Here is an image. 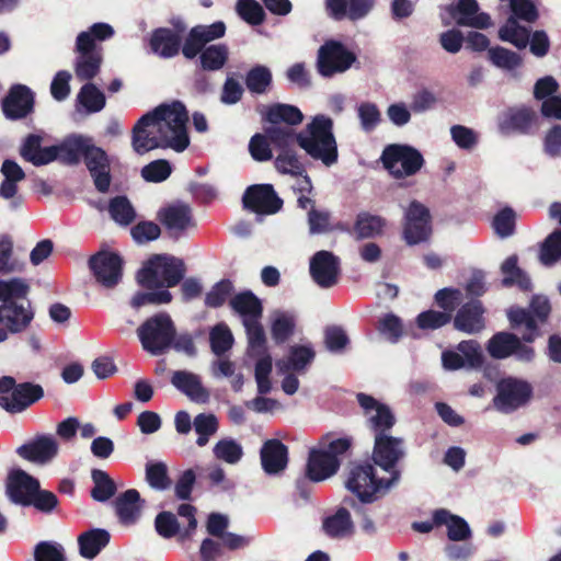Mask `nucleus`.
Masks as SVG:
<instances>
[{
	"mask_svg": "<svg viewBox=\"0 0 561 561\" xmlns=\"http://www.w3.org/2000/svg\"><path fill=\"white\" fill-rule=\"evenodd\" d=\"M185 273L183 261L168 254H154L137 274L138 283L148 289H167L178 285Z\"/></svg>",
	"mask_w": 561,
	"mask_h": 561,
	"instance_id": "nucleus-4",
	"label": "nucleus"
},
{
	"mask_svg": "<svg viewBox=\"0 0 561 561\" xmlns=\"http://www.w3.org/2000/svg\"><path fill=\"white\" fill-rule=\"evenodd\" d=\"M405 457L403 438L390 434L374 438L373 460L388 478L379 477L373 465L354 467L346 481V488L362 502L371 503L385 496L400 480L397 463Z\"/></svg>",
	"mask_w": 561,
	"mask_h": 561,
	"instance_id": "nucleus-2",
	"label": "nucleus"
},
{
	"mask_svg": "<svg viewBox=\"0 0 561 561\" xmlns=\"http://www.w3.org/2000/svg\"><path fill=\"white\" fill-rule=\"evenodd\" d=\"M499 37L503 42L513 44L518 49L525 48L529 43V31L518 24L514 16H510L499 30Z\"/></svg>",
	"mask_w": 561,
	"mask_h": 561,
	"instance_id": "nucleus-42",
	"label": "nucleus"
},
{
	"mask_svg": "<svg viewBox=\"0 0 561 561\" xmlns=\"http://www.w3.org/2000/svg\"><path fill=\"white\" fill-rule=\"evenodd\" d=\"M35 311L30 301L0 305V324L11 334L24 332L32 323Z\"/></svg>",
	"mask_w": 561,
	"mask_h": 561,
	"instance_id": "nucleus-20",
	"label": "nucleus"
},
{
	"mask_svg": "<svg viewBox=\"0 0 561 561\" xmlns=\"http://www.w3.org/2000/svg\"><path fill=\"white\" fill-rule=\"evenodd\" d=\"M160 226L149 220H139L130 228V234L138 244L153 241L160 237Z\"/></svg>",
	"mask_w": 561,
	"mask_h": 561,
	"instance_id": "nucleus-58",
	"label": "nucleus"
},
{
	"mask_svg": "<svg viewBox=\"0 0 561 561\" xmlns=\"http://www.w3.org/2000/svg\"><path fill=\"white\" fill-rule=\"evenodd\" d=\"M154 526L157 533L165 538L178 537V541L180 542V534L182 529L180 528V524L174 514L170 512H162L157 515L154 520Z\"/></svg>",
	"mask_w": 561,
	"mask_h": 561,
	"instance_id": "nucleus-59",
	"label": "nucleus"
},
{
	"mask_svg": "<svg viewBox=\"0 0 561 561\" xmlns=\"http://www.w3.org/2000/svg\"><path fill=\"white\" fill-rule=\"evenodd\" d=\"M171 383L190 400L205 403L209 399V391L203 386L201 377L187 370H176L171 377Z\"/></svg>",
	"mask_w": 561,
	"mask_h": 561,
	"instance_id": "nucleus-23",
	"label": "nucleus"
},
{
	"mask_svg": "<svg viewBox=\"0 0 561 561\" xmlns=\"http://www.w3.org/2000/svg\"><path fill=\"white\" fill-rule=\"evenodd\" d=\"M137 335L146 352L161 355L172 345L175 328L169 314L158 313L137 329Z\"/></svg>",
	"mask_w": 561,
	"mask_h": 561,
	"instance_id": "nucleus-6",
	"label": "nucleus"
},
{
	"mask_svg": "<svg viewBox=\"0 0 561 561\" xmlns=\"http://www.w3.org/2000/svg\"><path fill=\"white\" fill-rule=\"evenodd\" d=\"M211 351L220 356L229 351L233 344V336L230 329L225 323H219L210 331Z\"/></svg>",
	"mask_w": 561,
	"mask_h": 561,
	"instance_id": "nucleus-52",
	"label": "nucleus"
},
{
	"mask_svg": "<svg viewBox=\"0 0 561 561\" xmlns=\"http://www.w3.org/2000/svg\"><path fill=\"white\" fill-rule=\"evenodd\" d=\"M146 481L154 490H167L171 484L167 465L160 461L148 462L146 465Z\"/></svg>",
	"mask_w": 561,
	"mask_h": 561,
	"instance_id": "nucleus-51",
	"label": "nucleus"
},
{
	"mask_svg": "<svg viewBox=\"0 0 561 561\" xmlns=\"http://www.w3.org/2000/svg\"><path fill=\"white\" fill-rule=\"evenodd\" d=\"M550 312V305L546 297L535 296L530 302V311L523 308H512L507 317L514 328L524 325L526 332L523 340L533 342L537 334V320L545 321Z\"/></svg>",
	"mask_w": 561,
	"mask_h": 561,
	"instance_id": "nucleus-9",
	"label": "nucleus"
},
{
	"mask_svg": "<svg viewBox=\"0 0 561 561\" xmlns=\"http://www.w3.org/2000/svg\"><path fill=\"white\" fill-rule=\"evenodd\" d=\"M561 257V231L552 232L540 250V262L546 266L553 265Z\"/></svg>",
	"mask_w": 561,
	"mask_h": 561,
	"instance_id": "nucleus-56",
	"label": "nucleus"
},
{
	"mask_svg": "<svg viewBox=\"0 0 561 561\" xmlns=\"http://www.w3.org/2000/svg\"><path fill=\"white\" fill-rule=\"evenodd\" d=\"M322 530L331 538H345L353 533V522L347 510L340 508L322 520Z\"/></svg>",
	"mask_w": 561,
	"mask_h": 561,
	"instance_id": "nucleus-35",
	"label": "nucleus"
},
{
	"mask_svg": "<svg viewBox=\"0 0 561 561\" xmlns=\"http://www.w3.org/2000/svg\"><path fill=\"white\" fill-rule=\"evenodd\" d=\"M287 447L277 439H270L264 443L261 449V461L264 471L268 474H276L287 466Z\"/></svg>",
	"mask_w": 561,
	"mask_h": 561,
	"instance_id": "nucleus-27",
	"label": "nucleus"
},
{
	"mask_svg": "<svg viewBox=\"0 0 561 561\" xmlns=\"http://www.w3.org/2000/svg\"><path fill=\"white\" fill-rule=\"evenodd\" d=\"M340 461L323 450H312L307 465V474L312 481H322L332 477L339 469Z\"/></svg>",
	"mask_w": 561,
	"mask_h": 561,
	"instance_id": "nucleus-26",
	"label": "nucleus"
},
{
	"mask_svg": "<svg viewBox=\"0 0 561 561\" xmlns=\"http://www.w3.org/2000/svg\"><path fill=\"white\" fill-rule=\"evenodd\" d=\"M380 161L385 170L397 180L415 175L425 163L416 148L402 144L388 145L381 153Z\"/></svg>",
	"mask_w": 561,
	"mask_h": 561,
	"instance_id": "nucleus-5",
	"label": "nucleus"
},
{
	"mask_svg": "<svg viewBox=\"0 0 561 561\" xmlns=\"http://www.w3.org/2000/svg\"><path fill=\"white\" fill-rule=\"evenodd\" d=\"M83 161L93 180L95 190L103 194L107 193L110 191L112 175L111 160L106 151L90 142Z\"/></svg>",
	"mask_w": 561,
	"mask_h": 561,
	"instance_id": "nucleus-15",
	"label": "nucleus"
},
{
	"mask_svg": "<svg viewBox=\"0 0 561 561\" xmlns=\"http://www.w3.org/2000/svg\"><path fill=\"white\" fill-rule=\"evenodd\" d=\"M75 73L80 81L92 80L101 69L103 61L102 49L92 48L88 34H78L76 39Z\"/></svg>",
	"mask_w": 561,
	"mask_h": 561,
	"instance_id": "nucleus-13",
	"label": "nucleus"
},
{
	"mask_svg": "<svg viewBox=\"0 0 561 561\" xmlns=\"http://www.w3.org/2000/svg\"><path fill=\"white\" fill-rule=\"evenodd\" d=\"M483 309L481 302L473 300L462 306L457 312L454 323L456 329L472 334L484 328Z\"/></svg>",
	"mask_w": 561,
	"mask_h": 561,
	"instance_id": "nucleus-29",
	"label": "nucleus"
},
{
	"mask_svg": "<svg viewBox=\"0 0 561 561\" xmlns=\"http://www.w3.org/2000/svg\"><path fill=\"white\" fill-rule=\"evenodd\" d=\"M432 233L430 213H408L403 238L409 245H415L428 240Z\"/></svg>",
	"mask_w": 561,
	"mask_h": 561,
	"instance_id": "nucleus-24",
	"label": "nucleus"
},
{
	"mask_svg": "<svg viewBox=\"0 0 561 561\" xmlns=\"http://www.w3.org/2000/svg\"><path fill=\"white\" fill-rule=\"evenodd\" d=\"M92 480L94 486L91 491V496L95 501L105 502L115 494L116 485L105 471L100 469L93 470Z\"/></svg>",
	"mask_w": 561,
	"mask_h": 561,
	"instance_id": "nucleus-48",
	"label": "nucleus"
},
{
	"mask_svg": "<svg viewBox=\"0 0 561 561\" xmlns=\"http://www.w3.org/2000/svg\"><path fill=\"white\" fill-rule=\"evenodd\" d=\"M358 118L365 131H371L381 121L378 106L371 102H363L357 107Z\"/></svg>",
	"mask_w": 561,
	"mask_h": 561,
	"instance_id": "nucleus-61",
	"label": "nucleus"
},
{
	"mask_svg": "<svg viewBox=\"0 0 561 561\" xmlns=\"http://www.w3.org/2000/svg\"><path fill=\"white\" fill-rule=\"evenodd\" d=\"M231 308L242 317L243 324L247 320L257 321L262 314L260 300L250 291L236 295L230 300Z\"/></svg>",
	"mask_w": 561,
	"mask_h": 561,
	"instance_id": "nucleus-37",
	"label": "nucleus"
},
{
	"mask_svg": "<svg viewBox=\"0 0 561 561\" xmlns=\"http://www.w3.org/2000/svg\"><path fill=\"white\" fill-rule=\"evenodd\" d=\"M314 358L313 350L308 345H295L289 350V354L286 358L280 359L276 363L278 374H287L294 371L296 374H302L306 371L308 365Z\"/></svg>",
	"mask_w": 561,
	"mask_h": 561,
	"instance_id": "nucleus-28",
	"label": "nucleus"
},
{
	"mask_svg": "<svg viewBox=\"0 0 561 561\" xmlns=\"http://www.w3.org/2000/svg\"><path fill=\"white\" fill-rule=\"evenodd\" d=\"M308 224L309 231L312 234L328 233L335 229H348V227H344L340 222L334 221L330 213H309Z\"/></svg>",
	"mask_w": 561,
	"mask_h": 561,
	"instance_id": "nucleus-54",
	"label": "nucleus"
},
{
	"mask_svg": "<svg viewBox=\"0 0 561 561\" xmlns=\"http://www.w3.org/2000/svg\"><path fill=\"white\" fill-rule=\"evenodd\" d=\"M182 36L169 28L159 27L154 30L150 37V48L154 54L162 58H172L180 53Z\"/></svg>",
	"mask_w": 561,
	"mask_h": 561,
	"instance_id": "nucleus-25",
	"label": "nucleus"
},
{
	"mask_svg": "<svg viewBox=\"0 0 561 561\" xmlns=\"http://www.w3.org/2000/svg\"><path fill=\"white\" fill-rule=\"evenodd\" d=\"M283 205L272 184H252L242 196V206L247 210H280Z\"/></svg>",
	"mask_w": 561,
	"mask_h": 561,
	"instance_id": "nucleus-18",
	"label": "nucleus"
},
{
	"mask_svg": "<svg viewBox=\"0 0 561 561\" xmlns=\"http://www.w3.org/2000/svg\"><path fill=\"white\" fill-rule=\"evenodd\" d=\"M383 225L381 217L371 213H360L354 226V233L358 239L371 238L382 231Z\"/></svg>",
	"mask_w": 561,
	"mask_h": 561,
	"instance_id": "nucleus-47",
	"label": "nucleus"
},
{
	"mask_svg": "<svg viewBox=\"0 0 561 561\" xmlns=\"http://www.w3.org/2000/svg\"><path fill=\"white\" fill-rule=\"evenodd\" d=\"M272 371V358L270 355H264L257 359L255 364V381L260 394H265L271 391L272 382L270 375Z\"/></svg>",
	"mask_w": 561,
	"mask_h": 561,
	"instance_id": "nucleus-60",
	"label": "nucleus"
},
{
	"mask_svg": "<svg viewBox=\"0 0 561 561\" xmlns=\"http://www.w3.org/2000/svg\"><path fill=\"white\" fill-rule=\"evenodd\" d=\"M356 60L354 53L348 50L342 43L329 41L318 50V72L325 78L341 73L351 68Z\"/></svg>",
	"mask_w": 561,
	"mask_h": 561,
	"instance_id": "nucleus-8",
	"label": "nucleus"
},
{
	"mask_svg": "<svg viewBox=\"0 0 561 561\" xmlns=\"http://www.w3.org/2000/svg\"><path fill=\"white\" fill-rule=\"evenodd\" d=\"M187 122L188 113L182 102L157 106L142 115L133 127L134 151L140 156L158 148L184 151L190 145Z\"/></svg>",
	"mask_w": 561,
	"mask_h": 561,
	"instance_id": "nucleus-1",
	"label": "nucleus"
},
{
	"mask_svg": "<svg viewBox=\"0 0 561 561\" xmlns=\"http://www.w3.org/2000/svg\"><path fill=\"white\" fill-rule=\"evenodd\" d=\"M30 283L22 277H12L0 280V302L1 305L21 304V301H30Z\"/></svg>",
	"mask_w": 561,
	"mask_h": 561,
	"instance_id": "nucleus-34",
	"label": "nucleus"
},
{
	"mask_svg": "<svg viewBox=\"0 0 561 561\" xmlns=\"http://www.w3.org/2000/svg\"><path fill=\"white\" fill-rule=\"evenodd\" d=\"M357 399L365 411L367 424L374 433V438L379 435L389 434V431L396 423V417L391 410L387 405L376 401L373 397L364 393H359Z\"/></svg>",
	"mask_w": 561,
	"mask_h": 561,
	"instance_id": "nucleus-16",
	"label": "nucleus"
},
{
	"mask_svg": "<svg viewBox=\"0 0 561 561\" xmlns=\"http://www.w3.org/2000/svg\"><path fill=\"white\" fill-rule=\"evenodd\" d=\"M116 514L124 525H133L140 517L141 504L139 492L129 489L118 495L114 502Z\"/></svg>",
	"mask_w": 561,
	"mask_h": 561,
	"instance_id": "nucleus-30",
	"label": "nucleus"
},
{
	"mask_svg": "<svg viewBox=\"0 0 561 561\" xmlns=\"http://www.w3.org/2000/svg\"><path fill=\"white\" fill-rule=\"evenodd\" d=\"M39 488V482L23 470L10 472L7 483V492L11 501L27 506L30 499Z\"/></svg>",
	"mask_w": 561,
	"mask_h": 561,
	"instance_id": "nucleus-22",
	"label": "nucleus"
},
{
	"mask_svg": "<svg viewBox=\"0 0 561 561\" xmlns=\"http://www.w3.org/2000/svg\"><path fill=\"white\" fill-rule=\"evenodd\" d=\"M213 453L216 459L228 465H236L243 457V447L238 440L225 437L215 444Z\"/></svg>",
	"mask_w": 561,
	"mask_h": 561,
	"instance_id": "nucleus-45",
	"label": "nucleus"
},
{
	"mask_svg": "<svg viewBox=\"0 0 561 561\" xmlns=\"http://www.w3.org/2000/svg\"><path fill=\"white\" fill-rule=\"evenodd\" d=\"M90 142V138L81 135L67 137L60 145H57L58 160L69 165L78 164L84 157Z\"/></svg>",
	"mask_w": 561,
	"mask_h": 561,
	"instance_id": "nucleus-32",
	"label": "nucleus"
},
{
	"mask_svg": "<svg viewBox=\"0 0 561 561\" xmlns=\"http://www.w3.org/2000/svg\"><path fill=\"white\" fill-rule=\"evenodd\" d=\"M34 92L21 83L13 84L1 101L2 113L9 121L26 118L34 112Z\"/></svg>",
	"mask_w": 561,
	"mask_h": 561,
	"instance_id": "nucleus-14",
	"label": "nucleus"
},
{
	"mask_svg": "<svg viewBox=\"0 0 561 561\" xmlns=\"http://www.w3.org/2000/svg\"><path fill=\"white\" fill-rule=\"evenodd\" d=\"M458 26H468L477 30H486L492 26L489 13L481 12L477 0H457L444 8Z\"/></svg>",
	"mask_w": 561,
	"mask_h": 561,
	"instance_id": "nucleus-11",
	"label": "nucleus"
},
{
	"mask_svg": "<svg viewBox=\"0 0 561 561\" xmlns=\"http://www.w3.org/2000/svg\"><path fill=\"white\" fill-rule=\"evenodd\" d=\"M237 14L250 25H261L266 19L263 7L256 0H238Z\"/></svg>",
	"mask_w": 561,
	"mask_h": 561,
	"instance_id": "nucleus-49",
	"label": "nucleus"
},
{
	"mask_svg": "<svg viewBox=\"0 0 561 561\" xmlns=\"http://www.w3.org/2000/svg\"><path fill=\"white\" fill-rule=\"evenodd\" d=\"M25 262L13 254V242L8 236H0V274L21 273Z\"/></svg>",
	"mask_w": 561,
	"mask_h": 561,
	"instance_id": "nucleus-40",
	"label": "nucleus"
},
{
	"mask_svg": "<svg viewBox=\"0 0 561 561\" xmlns=\"http://www.w3.org/2000/svg\"><path fill=\"white\" fill-rule=\"evenodd\" d=\"M110 533L105 529L93 528L78 537L79 552L84 559H94L110 542Z\"/></svg>",
	"mask_w": 561,
	"mask_h": 561,
	"instance_id": "nucleus-31",
	"label": "nucleus"
},
{
	"mask_svg": "<svg viewBox=\"0 0 561 561\" xmlns=\"http://www.w3.org/2000/svg\"><path fill=\"white\" fill-rule=\"evenodd\" d=\"M274 163L277 171L283 174L301 176L298 187L299 195L297 196L298 207L301 209L316 210L314 201L307 195L312 192L311 179L307 174L306 168L299 160L295 150L290 149L279 152Z\"/></svg>",
	"mask_w": 561,
	"mask_h": 561,
	"instance_id": "nucleus-7",
	"label": "nucleus"
},
{
	"mask_svg": "<svg viewBox=\"0 0 561 561\" xmlns=\"http://www.w3.org/2000/svg\"><path fill=\"white\" fill-rule=\"evenodd\" d=\"M516 345H518V337L516 335L500 332L489 341L488 352L492 357L502 359L513 355Z\"/></svg>",
	"mask_w": 561,
	"mask_h": 561,
	"instance_id": "nucleus-46",
	"label": "nucleus"
},
{
	"mask_svg": "<svg viewBox=\"0 0 561 561\" xmlns=\"http://www.w3.org/2000/svg\"><path fill=\"white\" fill-rule=\"evenodd\" d=\"M340 260L332 252L319 251L310 260L312 279L322 288H329L337 283Z\"/></svg>",
	"mask_w": 561,
	"mask_h": 561,
	"instance_id": "nucleus-19",
	"label": "nucleus"
},
{
	"mask_svg": "<svg viewBox=\"0 0 561 561\" xmlns=\"http://www.w3.org/2000/svg\"><path fill=\"white\" fill-rule=\"evenodd\" d=\"M35 561H65V549L60 543L42 541L34 550Z\"/></svg>",
	"mask_w": 561,
	"mask_h": 561,
	"instance_id": "nucleus-62",
	"label": "nucleus"
},
{
	"mask_svg": "<svg viewBox=\"0 0 561 561\" xmlns=\"http://www.w3.org/2000/svg\"><path fill=\"white\" fill-rule=\"evenodd\" d=\"M294 317L286 312H275L272 319V335L277 343L285 342L293 333Z\"/></svg>",
	"mask_w": 561,
	"mask_h": 561,
	"instance_id": "nucleus-53",
	"label": "nucleus"
},
{
	"mask_svg": "<svg viewBox=\"0 0 561 561\" xmlns=\"http://www.w3.org/2000/svg\"><path fill=\"white\" fill-rule=\"evenodd\" d=\"M434 523L437 526L445 525L447 536L453 541L466 540L471 536L468 523L462 517L453 515L446 510H437L434 512Z\"/></svg>",
	"mask_w": 561,
	"mask_h": 561,
	"instance_id": "nucleus-33",
	"label": "nucleus"
},
{
	"mask_svg": "<svg viewBox=\"0 0 561 561\" xmlns=\"http://www.w3.org/2000/svg\"><path fill=\"white\" fill-rule=\"evenodd\" d=\"M172 173V167L168 160L158 159L151 161L141 169V176L147 182L160 183L165 181Z\"/></svg>",
	"mask_w": 561,
	"mask_h": 561,
	"instance_id": "nucleus-57",
	"label": "nucleus"
},
{
	"mask_svg": "<svg viewBox=\"0 0 561 561\" xmlns=\"http://www.w3.org/2000/svg\"><path fill=\"white\" fill-rule=\"evenodd\" d=\"M59 445L51 435H43L28 444L20 446L19 456L36 463H47L58 454Z\"/></svg>",
	"mask_w": 561,
	"mask_h": 561,
	"instance_id": "nucleus-21",
	"label": "nucleus"
},
{
	"mask_svg": "<svg viewBox=\"0 0 561 561\" xmlns=\"http://www.w3.org/2000/svg\"><path fill=\"white\" fill-rule=\"evenodd\" d=\"M531 387L527 381L506 378L499 382L494 405L499 411L508 413L528 402Z\"/></svg>",
	"mask_w": 561,
	"mask_h": 561,
	"instance_id": "nucleus-12",
	"label": "nucleus"
},
{
	"mask_svg": "<svg viewBox=\"0 0 561 561\" xmlns=\"http://www.w3.org/2000/svg\"><path fill=\"white\" fill-rule=\"evenodd\" d=\"M78 101L89 113L100 112L105 106L104 94L90 82L80 89Z\"/></svg>",
	"mask_w": 561,
	"mask_h": 561,
	"instance_id": "nucleus-50",
	"label": "nucleus"
},
{
	"mask_svg": "<svg viewBox=\"0 0 561 561\" xmlns=\"http://www.w3.org/2000/svg\"><path fill=\"white\" fill-rule=\"evenodd\" d=\"M43 396L44 390L39 385L32 382L15 385L11 413L14 414L25 411L32 404L41 400Z\"/></svg>",
	"mask_w": 561,
	"mask_h": 561,
	"instance_id": "nucleus-36",
	"label": "nucleus"
},
{
	"mask_svg": "<svg viewBox=\"0 0 561 561\" xmlns=\"http://www.w3.org/2000/svg\"><path fill=\"white\" fill-rule=\"evenodd\" d=\"M490 224L497 237L502 239L511 237L515 231V213H495Z\"/></svg>",
	"mask_w": 561,
	"mask_h": 561,
	"instance_id": "nucleus-63",
	"label": "nucleus"
},
{
	"mask_svg": "<svg viewBox=\"0 0 561 561\" xmlns=\"http://www.w3.org/2000/svg\"><path fill=\"white\" fill-rule=\"evenodd\" d=\"M302 119L304 115L297 106L282 103L268 106L264 115V121L272 125L286 123L287 125L295 126L300 124Z\"/></svg>",
	"mask_w": 561,
	"mask_h": 561,
	"instance_id": "nucleus-38",
	"label": "nucleus"
},
{
	"mask_svg": "<svg viewBox=\"0 0 561 561\" xmlns=\"http://www.w3.org/2000/svg\"><path fill=\"white\" fill-rule=\"evenodd\" d=\"M334 122L324 114L316 115L305 129L295 133L291 127L276 125L264 128L272 145L284 152L297 144L306 153L330 168L339 160V148L333 133Z\"/></svg>",
	"mask_w": 561,
	"mask_h": 561,
	"instance_id": "nucleus-3",
	"label": "nucleus"
},
{
	"mask_svg": "<svg viewBox=\"0 0 561 561\" xmlns=\"http://www.w3.org/2000/svg\"><path fill=\"white\" fill-rule=\"evenodd\" d=\"M517 256H508L502 264L501 270L503 273L504 286H518L522 290H529L531 282L529 277L517 266Z\"/></svg>",
	"mask_w": 561,
	"mask_h": 561,
	"instance_id": "nucleus-43",
	"label": "nucleus"
},
{
	"mask_svg": "<svg viewBox=\"0 0 561 561\" xmlns=\"http://www.w3.org/2000/svg\"><path fill=\"white\" fill-rule=\"evenodd\" d=\"M249 151L255 161H268L273 153L271 150V141L266 134H255L249 142Z\"/></svg>",
	"mask_w": 561,
	"mask_h": 561,
	"instance_id": "nucleus-64",
	"label": "nucleus"
},
{
	"mask_svg": "<svg viewBox=\"0 0 561 561\" xmlns=\"http://www.w3.org/2000/svg\"><path fill=\"white\" fill-rule=\"evenodd\" d=\"M90 268L99 284L106 288L116 286L122 278L123 261L112 252H99L89 261Z\"/></svg>",
	"mask_w": 561,
	"mask_h": 561,
	"instance_id": "nucleus-17",
	"label": "nucleus"
},
{
	"mask_svg": "<svg viewBox=\"0 0 561 561\" xmlns=\"http://www.w3.org/2000/svg\"><path fill=\"white\" fill-rule=\"evenodd\" d=\"M489 58L499 68L513 70L522 65L520 56L507 48L496 46L489 49Z\"/></svg>",
	"mask_w": 561,
	"mask_h": 561,
	"instance_id": "nucleus-55",
	"label": "nucleus"
},
{
	"mask_svg": "<svg viewBox=\"0 0 561 561\" xmlns=\"http://www.w3.org/2000/svg\"><path fill=\"white\" fill-rule=\"evenodd\" d=\"M159 221L164 226L168 233L174 238L195 227L190 213H159Z\"/></svg>",
	"mask_w": 561,
	"mask_h": 561,
	"instance_id": "nucleus-44",
	"label": "nucleus"
},
{
	"mask_svg": "<svg viewBox=\"0 0 561 561\" xmlns=\"http://www.w3.org/2000/svg\"><path fill=\"white\" fill-rule=\"evenodd\" d=\"M499 128L504 135H534L539 128V116L531 106H512L499 118Z\"/></svg>",
	"mask_w": 561,
	"mask_h": 561,
	"instance_id": "nucleus-10",
	"label": "nucleus"
},
{
	"mask_svg": "<svg viewBox=\"0 0 561 561\" xmlns=\"http://www.w3.org/2000/svg\"><path fill=\"white\" fill-rule=\"evenodd\" d=\"M273 82L271 70L263 65L252 67L245 75L244 83L252 94H265Z\"/></svg>",
	"mask_w": 561,
	"mask_h": 561,
	"instance_id": "nucleus-41",
	"label": "nucleus"
},
{
	"mask_svg": "<svg viewBox=\"0 0 561 561\" xmlns=\"http://www.w3.org/2000/svg\"><path fill=\"white\" fill-rule=\"evenodd\" d=\"M228 59L229 48L226 44L209 45L199 55L203 71H218L226 66Z\"/></svg>",
	"mask_w": 561,
	"mask_h": 561,
	"instance_id": "nucleus-39",
	"label": "nucleus"
}]
</instances>
